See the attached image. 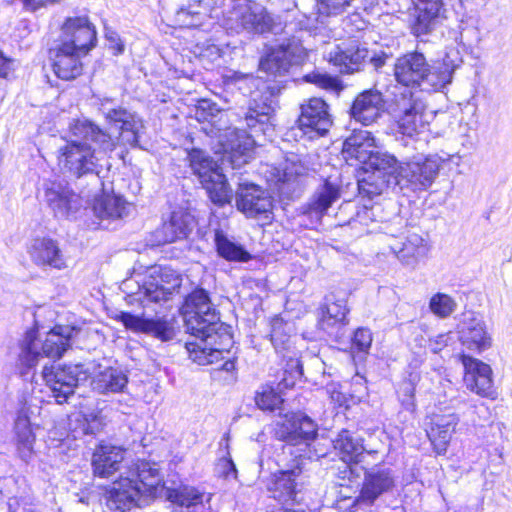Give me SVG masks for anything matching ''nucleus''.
I'll list each match as a JSON object with an SVG mask.
<instances>
[{"mask_svg": "<svg viewBox=\"0 0 512 512\" xmlns=\"http://www.w3.org/2000/svg\"><path fill=\"white\" fill-rule=\"evenodd\" d=\"M71 139L58 147L59 165L75 177L94 173L101 152H111L117 142L106 132L87 120L70 124Z\"/></svg>", "mask_w": 512, "mask_h": 512, "instance_id": "obj_1", "label": "nucleus"}, {"mask_svg": "<svg viewBox=\"0 0 512 512\" xmlns=\"http://www.w3.org/2000/svg\"><path fill=\"white\" fill-rule=\"evenodd\" d=\"M187 331L200 342L186 343L190 358L200 365L214 362L220 354L217 348L212 347L219 325V316L216 313L207 291L202 288L190 293L181 308Z\"/></svg>", "mask_w": 512, "mask_h": 512, "instance_id": "obj_2", "label": "nucleus"}, {"mask_svg": "<svg viewBox=\"0 0 512 512\" xmlns=\"http://www.w3.org/2000/svg\"><path fill=\"white\" fill-rule=\"evenodd\" d=\"M462 60L459 52H448L441 63L431 66L425 56L419 52H412L399 57L394 65V76L398 83L410 89L420 87L423 90H440L451 83L454 71L460 66Z\"/></svg>", "mask_w": 512, "mask_h": 512, "instance_id": "obj_3", "label": "nucleus"}, {"mask_svg": "<svg viewBox=\"0 0 512 512\" xmlns=\"http://www.w3.org/2000/svg\"><path fill=\"white\" fill-rule=\"evenodd\" d=\"M161 481L159 469L149 462L128 467L106 490V512H129L138 506L141 496L157 497L163 490Z\"/></svg>", "mask_w": 512, "mask_h": 512, "instance_id": "obj_4", "label": "nucleus"}, {"mask_svg": "<svg viewBox=\"0 0 512 512\" xmlns=\"http://www.w3.org/2000/svg\"><path fill=\"white\" fill-rule=\"evenodd\" d=\"M79 329L69 325H56L45 336L38 340L37 331H28L22 342L21 361L24 365L34 367L40 357L58 359L70 348L72 339Z\"/></svg>", "mask_w": 512, "mask_h": 512, "instance_id": "obj_5", "label": "nucleus"}, {"mask_svg": "<svg viewBox=\"0 0 512 512\" xmlns=\"http://www.w3.org/2000/svg\"><path fill=\"white\" fill-rule=\"evenodd\" d=\"M188 160L193 173L206 189L211 201L220 206L229 203L232 198V190L225 176L220 172L217 162L200 149L190 151Z\"/></svg>", "mask_w": 512, "mask_h": 512, "instance_id": "obj_6", "label": "nucleus"}, {"mask_svg": "<svg viewBox=\"0 0 512 512\" xmlns=\"http://www.w3.org/2000/svg\"><path fill=\"white\" fill-rule=\"evenodd\" d=\"M390 109L403 135L413 137L426 130L429 124L425 105L410 89L393 91Z\"/></svg>", "mask_w": 512, "mask_h": 512, "instance_id": "obj_7", "label": "nucleus"}, {"mask_svg": "<svg viewBox=\"0 0 512 512\" xmlns=\"http://www.w3.org/2000/svg\"><path fill=\"white\" fill-rule=\"evenodd\" d=\"M438 155H416L410 160L399 163L395 169L396 184L414 191L426 190L435 181L442 165Z\"/></svg>", "mask_w": 512, "mask_h": 512, "instance_id": "obj_8", "label": "nucleus"}, {"mask_svg": "<svg viewBox=\"0 0 512 512\" xmlns=\"http://www.w3.org/2000/svg\"><path fill=\"white\" fill-rule=\"evenodd\" d=\"M270 19L263 6L241 1L224 14L223 26L231 33H263L269 28Z\"/></svg>", "mask_w": 512, "mask_h": 512, "instance_id": "obj_9", "label": "nucleus"}, {"mask_svg": "<svg viewBox=\"0 0 512 512\" xmlns=\"http://www.w3.org/2000/svg\"><path fill=\"white\" fill-rule=\"evenodd\" d=\"M181 278L172 269L153 267L137 293L143 306L168 301L180 288Z\"/></svg>", "mask_w": 512, "mask_h": 512, "instance_id": "obj_10", "label": "nucleus"}, {"mask_svg": "<svg viewBox=\"0 0 512 512\" xmlns=\"http://www.w3.org/2000/svg\"><path fill=\"white\" fill-rule=\"evenodd\" d=\"M43 379L57 403L62 404L74 394L77 385L89 378V372L82 364L47 367Z\"/></svg>", "mask_w": 512, "mask_h": 512, "instance_id": "obj_11", "label": "nucleus"}, {"mask_svg": "<svg viewBox=\"0 0 512 512\" xmlns=\"http://www.w3.org/2000/svg\"><path fill=\"white\" fill-rule=\"evenodd\" d=\"M307 50L295 37L283 40L273 47L260 61V70L272 75H283L290 67L301 65L307 58Z\"/></svg>", "mask_w": 512, "mask_h": 512, "instance_id": "obj_12", "label": "nucleus"}, {"mask_svg": "<svg viewBox=\"0 0 512 512\" xmlns=\"http://www.w3.org/2000/svg\"><path fill=\"white\" fill-rule=\"evenodd\" d=\"M305 460L296 458L293 463L272 475L269 489L279 500L297 501V495L309 483L310 475L305 467Z\"/></svg>", "mask_w": 512, "mask_h": 512, "instance_id": "obj_13", "label": "nucleus"}, {"mask_svg": "<svg viewBox=\"0 0 512 512\" xmlns=\"http://www.w3.org/2000/svg\"><path fill=\"white\" fill-rule=\"evenodd\" d=\"M236 206L247 218L270 222L272 219L273 199L262 187L253 183L239 184L236 191Z\"/></svg>", "mask_w": 512, "mask_h": 512, "instance_id": "obj_14", "label": "nucleus"}, {"mask_svg": "<svg viewBox=\"0 0 512 512\" xmlns=\"http://www.w3.org/2000/svg\"><path fill=\"white\" fill-rule=\"evenodd\" d=\"M43 190L44 201L57 218L69 219L82 207L81 197L65 181H46Z\"/></svg>", "mask_w": 512, "mask_h": 512, "instance_id": "obj_15", "label": "nucleus"}, {"mask_svg": "<svg viewBox=\"0 0 512 512\" xmlns=\"http://www.w3.org/2000/svg\"><path fill=\"white\" fill-rule=\"evenodd\" d=\"M100 110L107 121L114 124L119 130L118 143L121 145L136 146L138 144L139 133L143 128L142 120L128 110L119 107L111 108L109 104L111 98H98Z\"/></svg>", "mask_w": 512, "mask_h": 512, "instance_id": "obj_16", "label": "nucleus"}, {"mask_svg": "<svg viewBox=\"0 0 512 512\" xmlns=\"http://www.w3.org/2000/svg\"><path fill=\"white\" fill-rule=\"evenodd\" d=\"M387 245L391 253L404 266L415 268L430 250L427 239L420 234L407 231L401 236L390 235Z\"/></svg>", "mask_w": 512, "mask_h": 512, "instance_id": "obj_17", "label": "nucleus"}, {"mask_svg": "<svg viewBox=\"0 0 512 512\" xmlns=\"http://www.w3.org/2000/svg\"><path fill=\"white\" fill-rule=\"evenodd\" d=\"M212 137L219 139L225 154L229 155L233 166H240L247 162L250 151L255 145L253 135H249L246 131L238 128L213 127L208 132Z\"/></svg>", "mask_w": 512, "mask_h": 512, "instance_id": "obj_18", "label": "nucleus"}, {"mask_svg": "<svg viewBox=\"0 0 512 512\" xmlns=\"http://www.w3.org/2000/svg\"><path fill=\"white\" fill-rule=\"evenodd\" d=\"M81 51L66 43L54 41L49 48L48 57L54 74L62 80H72L82 74Z\"/></svg>", "mask_w": 512, "mask_h": 512, "instance_id": "obj_19", "label": "nucleus"}, {"mask_svg": "<svg viewBox=\"0 0 512 512\" xmlns=\"http://www.w3.org/2000/svg\"><path fill=\"white\" fill-rule=\"evenodd\" d=\"M277 426V437L290 445H309L317 436V425L306 415L287 414Z\"/></svg>", "mask_w": 512, "mask_h": 512, "instance_id": "obj_20", "label": "nucleus"}, {"mask_svg": "<svg viewBox=\"0 0 512 512\" xmlns=\"http://www.w3.org/2000/svg\"><path fill=\"white\" fill-rule=\"evenodd\" d=\"M56 41L87 54L95 46L96 31L87 17H70L63 23Z\"/></svg>", "mask_w": 512, "mask_h": 512, "instance_id": "obj_21", "label": "nucleus"}, {"mask_svg": "<svg viewBox=\"0 0 512 512\" xmlns=\"http://www.w3.org/2000/svg\"><path fill=\"white\" fill-rule=\"evenodd\" d=\"M415 11L411 32L416 37L431 34L448 18V10L443 0H418Z\"/></svg>", "mask_w": 512, "mask_h": 512, "instance_id": "obj_22", "label": "nucleus"}, {"mask_svg": "<svg viewBox=\"0 0 512 512\" xmlns=\"http://www.w3.org/2000/svg\"><path fill=\"white\" fill-rule=\"evenodd\" d=\"M118 318L127 329L151 335L163 342L175 336L173 322L166 317L145 318L122 312Z\"/></svg>", "mask_w": 512, "mask_h": 512, "instance_id": "obj_23", "label": "nucleus"}, {"mask_svg": "<svg viewBox=\"0 0 512 512\" xmlns=\"http://www.w3.org/2000/svg\"><path fill=\"white\" fill-rule=\"evenodd\" d=\"M462 363L465 368L464 382L471 391L483 397L494 395L491 367L475 358L464 355Z\"/></svg>", "mask_w": 512, "mask_h": 512, "instance_id": "obj_24", "label": "nucleus"}, {"mask_svg": "<svg viewBox=\"0 0 512 512\" xmlns=\"http://www.w3.org/2000/svg\"><path fill=\"white\" fill-rule=\"evenodd\" d=\"M276 108V101L271 93H264L253 98L245 113L244 120L253 133L266 134L272 130L271 120Z\"/></svg>", "mask_w": 512, "mask_h": 512, "instance_id": "obj_25", "label": "nucleus"}, {"mask_svg": "<svg viewBox=\"0 0 512 512\" xmlns=\"http://www.w3.org/2000/svg\"><path fill=\"white\" fill-rule=\"evenodd\" d=\"M301 129H310L324 135L332 125L327 103L321 98H311L301 106L298 119Z\"/></svg>", "mask_w": 512, "mask_h": 512, "instance_id": "obj_26", "label": "nucleus"}, {"mask_svg": "<svg viewBox=\"0 0 512 512\" xmlns=\"http://www.w3.org/2000/svg\"><path fill=\"white\" fill-rule=\"evenodd\" d=\"M393 486L394 476L390 469L378 466L367 469L364 473L359 501L371 505L380 495L390 491Z\"/></svg>", "mask_w": 512, "mask_h": 512, "instance_id": "obj_27", "label": "nucleus"}, {"mask_svg": "<svg viewBox=\"0 0 512 512\" xmlns=\"http://www.w3.org/2000/svg\"><path fill=\"white\" fill-rule=\"evenodd\" d=\"M385 101L382 93L370 89L360 93L351 107V116L363 125L374 123L384 112Z\"/></svg>", "mask_w": 512, "mask_h": 512, "instance_id": "obj_28", "label": "nucleus"}, {"mask_svg": "<svg viewBox=\"0 0 512 512\" xmlns=\"http://www.w3.org/2000/svg\"><path fill=\"white\" fill-rule=\"evenodd\" d=\"M29 255L39 267H51L62 270L67 267L66 258L57 241L51 238H36L29 247Z\"/></svg>", "mask_w": 512, "mask_h": 512, "instance_id": "obj_29", "label": "nucleus"}, {"mask_svg": "<svg viewBox=\"0 0 512 512\" xmlns=\"http://www.w3.org/2000/svg\"><path fill=\"white\" fill-rule=\"evenodd\" d=\"M375 139L369 131H354L343 143L342 155L350 165L366 166L376 149Z\"/></svg>", "mask_w": 512, "mask_h": 512, "instance_id": "obj_30", "label": "nucleus"}, {"mask_svg": "<svg viewBox=\"0 0 512 512\" xmlns=\"http://www.w3.org/2000/svg\"><path fill=\"white\" fill-rule=\"evenodd\" d=\"M368 57L367 48L358 44H352L346 48L335 46L325 54V58L338 67L341 73L358 71Z\"/></svg>", "mask_w": 512, "mask_h": 512, "instance_id": "obj_31", "label": "nucleus"}, {"mask_svg": "<svg viewBox=\"0 0 512 512\" xmlns=\"http://www.w3.org/2000/svg\"><path fill=\"white\" fill-rule=\"evenodd\" d=\"M333 447L339 458L346 464L361 463L365 454L376 453L366 449L363 439L346 429L338 433L333 440Z\"/></svg>", "mask_w": 512, "mask_h": 512, "instance_id": "obj_32", "label": "nucleus"}, {"mask_svg": "<svg viewBox=\"0 0 512 512\" xmlns=\"http://www.w3.org/2000/svg\"><path fill=\"white\" fill-rule=\"evenodd\" d=\"M125 450L119 446L105 443L99 445L92 457L94 474L98 477L108 478L120 469L124 460Z\"/></svg>", "mask_w": 512, "mask_h": 512, "instance_id": "obj_33", "label": "nucleus"}, {"mask_svg": "<svg viewBox=\"0 0 512 512\" xmlns=\"http://www.w3.org/2000/svg\"><path fill=\"white\" fill-rule=\"evenodd\" d=\"M458 421L459 418L454 413L432 415L427 434L438 454L446 452Z\"/></svg>", "mask_w": 512, "mask_h": 512, "instance_id": "obj_34", "label": "nucleus"}, {"mask_svg": "<svg viewBox=\"0 0 512 512\" xmlns=\"http://www.w3.org/2000/svg\"><path fill=\"white\" fill-rule=\"evenodd\" d=\"M193 218L190 214L173 212L170 219L156 230L158 244L171 243L186 238L192 230Z\"/></svg>", "mask_w": 512, "mask_h": 512, "instance_id": "obj_35", "label": "nucleus"}, {"mask_svg": "<svg viewBox=\"0 0 512 512\" xmlns=\"http://www.w3.org/2000/svg\"><path fill=\"white\" fill-rule=\"evenodd\" d=\"M461 341L470 350L482 351L491 346V337L483 320H465L461 330Z\"/></svg>", "mask_w": 512, "mask_h": 512, "instance_id": "obj_36", "label": "nucleus"}, {"mask_svg": "<svg viewBox=\"0 0 512 512\" xmlns=\"http://www.w3.org/2000/svg\"><path fill=\"white\" fill-rule=\"evenodd\" d=\"M161 486L163 490L159 491L158 496H165L169 501L180 507L190 509L202 505L205 497L207 501L210 500V495L206 496L205 493L198 491L194 487L181 486L177 489H166L162 484Z\"/></svg>", "mask_w": 512, "mask_h": 512, "instance_id": "obj_37", "label": "nucleus"}, {"mask_svg": "<svg viewBox=\"0 0 512 512\" xmlns=\"http://www.w3.org/2000/svg\"><path fill=\"white\" fill-rule=\"evenodd\" d=\"M126 201L117 195L105 194L95 199L93 211L100 219H120L127 215Z\"/></svg>", "mask_w": 512, "mask_h": 512, "instance_id": "obj_38", "label": "nucleus"}, {"mask_svg": "<svg viewBox=\"0 0 512 512\" xmlns=\"http://www.w3.org/2000/svg\"><path fill=\"white\" fill-rule=\"evenodd\" d=\"M104 418L99 412H77L69 417V428L78 435L96 434L104 427Z\"/></svg>", "mask_w": 512, "mask_h": 512, "instance_id": "obj_39", "label": "nucleus"}, {"mask_svg": "<svg viewBox=\"0 0 512 512\" xmlns=\"http://www.w3.org/2000/svg\"><path fill=\"white\" fill-rule=\"evenodd\" d=\"M15 434L19 455L27 462L33 454L35 436L31 429L28 417L23 413H19L16 418Z\"/></svg>", "mask_w": 512, "mask_h": 512, "instance_id": "obj_40", "label": "nucleus"}, {"mask_svg": "<svg viewBox=\"0 0 512 512\" xmlns=\"http://www.w3.org/2000/svg\"><path fill=\"white\" fill-rule=\"evenodd\" d=\"M126 384V375L113 368H108L100 372L92 382L93 389L99 393L120 392Z\"/></svg>", "mask_w": 512, "mask_h": 512, "instance_id": "obj_41", "label": "nucleus"}, {"mask_svg": "<svg viewBox=\"0 0 512 512\" xmlns=\"http://www.w3.org/2000/svg\"><path fill=\"white\" fill-rule=\"evenodd\" d=\"M215 244L218 254L228 261L247 262L251 259L242 246L230 241L221 231L215 233Z\"/></svg>", "mask_w": 512, "mask_h": 512, "instance_id": "obj_42", "label": "nucleus"}, {"mask_svg": "<svg viewBox=\"0 0 512 512\" xmlns=\"http://www.w3.org/2000/svg\"><path fill=\"white\" fill-rule=\"evenodd\" d=\"M340 197V189L336 184L326 181L317 191L310 203V210L319 214H324Z\"/></svg>", "mask_w": 512, "mask_h": 512, "instance_id": "obj_43", "label": "nucleus"}, {"mask_svg": "<svg viewBox=\"0 0 512 512\" xmlns=\"http://www.w3.org/2000/svg\"><path fill=\"white\" fill-rule=\"evenodd\" d=\"M348 309L344 299L334 300V297H327L322 308L321 325L324 329L336 323L343 322Z\"/></svg>", "mask_w": 512, "mask_h": 512, "instance_id": "obj_44", "label": "nucleus"}, {"mask_svg": "<svg viewBox=\"0 0 512 512\" xmlns=\"http://www.w3.org/2000/svg\"><path fill=\"white\" fill-rule=\"evenodd\" d=\"M358 187L361 194L372 198L382 194L388 187V182L385 180L384 173L372 172L358 181Z\"/></svg>", "mask_w": 512, "mask_h": 512, "instance_id": "obj_45", "label": "nucleus"}, {"mask_svg": "<svg viewBox=\"0 0 512 512\" xmlns=\"http://www.w3.org/2000/svg\"><path fill=\"white\" fill-rule=\"evenodd\" d=\"M255 402L261 410L274 411L280 407L283 399L273 387L265 385L257 391Z\"/></svg>", "mask_w": 512, "mask_h": 512, "instance_id": "obj_46", "label": "nucleus"}, {"mask_svg": "<svg viewBox=\"0 0 512 512\" xmlns=\"http://www.w3.org/2000/svg\"><path fill=\"white\" fill-rule=\"evenodd\" d=\"M429 307L435 315L446 318L455 311L457 304L449 295L437 293L431 298Z\"/></svg>", "mask_w": 512, "mask_h": 512, "instance_id": "obj_47", "label": "nucleus"}, {"mask_svg": "<svg viewBox=\"0 0 512 512\" xmlns=\"http://www.w3.org/2000/svg\"><path fill=\"white\" fill-rule=\"evenodd\" d=\"M396 164L397 159L393 155L376 147L366 164V169L371 168L374 170L373 172L384 173L385 170L394 168Z\"/></svg>", "mask_w": 512, "mask_h": 512, "instance_id": "obj_48", "label": "nucleus"}, {"mask_svg": "<svg viewBox=\"0 0 512 512\" xmlns=\"http://www.w3.org/2000/svg\"><path fill=\"white\" fill-rule=\"evenodd\" d=\"M202 15L199 5H189L177 11V21L184 26L195 27L201 24Z\"/></svg>", "mask_w": 512, "mask_h": 512, "instance_id": "obj_49", "label": "nucleus"}, {"mask_svg": "<svg viewBox=\"0 0 512 512\" xmlns=\"http://www.w3.org/2000/svg\"><path fill=\"white\" fill-rule=\"evenodd\" d=\"M352 0H317L320 15L332 16L342 13Z\"/></svg>", "mask_w": 512, "mask_h": 512, "instance_id": "obj_50", "label": "nucleus"}, {"mask_svg": "<svg viewBox=\"0 0 512 512\" xmlns=\"http://www.w3.org/2000/svg\"><path fill=\"white\" fill-rule=\"evenodd\" d=\"M305 80L327 90H337L339 88L338 79L326 74L310 73L305 76Z\"/></svg>", "mask_w": 512, "mask_h": 512, "instance_id": "obj_51", "label": "nucleus"}, {"mask_svg": "<svg viewBox=\"0 0 512 512\" xmlns=\"http://www.w3.org/2000/svg\"><path fill=\"white\" fill-rule=\"evenodd\" d=\"M215 473L217 476L222 477L226 480L237 478V469L234 462L228 458L223 457L218 460L215 465Z\"/></svg>", "mask_w": 512, "mask_h": 512, "instance_id": "obj_52", "label": "nucleus"}, {"mask_svg": "<svg viewBox=\"0 0 512 512\" xmlns=\"http://www.w3.org/2000/svg\"><path fill=\"white\" fill-rule=\"evenodd\" d=\"M14 61L6 57L0 50V89L6 87L14 74Z\"/></svg>", "mask_w": 512, "mask_h": 512, "instance_id": "obj_53", "label": "nucleus"}, {"mask_svg": "<svg viewBox=\"0 0 512 512\" xmlns=\"http://www.w3.org/2000/svg\"><path fill=\"white\" fill-rule=\"evenodd\" d=\"M372 343V334L366 328H359L355 331L352 340L353 347L359 351L367 352Z\"/></svg>", "mask_w": 512, "mask_h": 512, "instance_id": "obj_54", "label": "nucleus"}, {"mask_svg": "<svg viewBox=\"0 0 512 512\" xmlns=\"http://www.w3.org/2000/svg\"><path fill=\"white\" fill-rule=\"evenodd\" d=\"M62 0H12L11 3L20 2L25 12L34 13L41 8H47L61 3Z\"/></svg>", "mask_w": 512, "mask_h": 512, "instance_id": "obj_55", "label": "nucleus"}, {"mask_svg": "<svg viewBox=\"0 0 512 512\" xmlns=\"http://www.w3.org/2000/svg\"><path fill=\"white\" fill-rule=\"evenodd\" d=\"M403 396L401 402L406 410L412 411L415 408L414 387L410 383H405L402 387Z\"/></svg>", "mask_w": 512, "mask_h": 512, "instance_id": "obj_56", "label": "nucleus"}, {"mask_svg": "<svg viewBox=\"0 0 512 512\" xmlns=\"http://www.w3.org/2000/svg\"><path fill=\"white\" fill-rule=\"evenodd\" d=\"M200 56L202 59H207L211 62H214L221 58L222 51L218 46L210 44L207 45V47L201 52Z\"/></svg>", "mask_w": 512, "mask_h": 512, "instance_id": "obj_57", "label": "nucleus"}, {"mask_svg": "<svg viewBox=\"0 0 512 512\" xmlns=\"http://www.w3.org/2000/svg\"><path fill=\"white\" fill-rule=\"evenodd\" d=\"M107 40L109 41V48L113 51L115 55L123 53L124 44L122 43L117 34L111 33V35H107Z\"/></svg>", "mask_w": 512, "mask_h": 512, "instance_id": "obj_58", "label": "nucleus"}, {"mask_svg": "<svg viewBox=\"0 0 512 512\" xmlns=\"http://www.w3.org/2000/svg\"><path fill=\"white\" fill-rule=\"evenodd\" d=\"M447 345V336L446 335H438L435 339L429 340V348L433 353H437L442 350L444 346Z\"/></svg>", "mask_w": 512, "mask_h": 512, "instance_id": "obj_59", "label": "nucleus"}, {"mask_svg": "<svg viewBox=\"0 0 512 512\" xmlns=\"http://www.w3.org/2000/svg\"><path fill=\"white\" fill-rule=\"evenodd\" d=\"M200 109L203 110V111H209L210 115L212 117H215L216 115L214 114V111L217 112V114H219V120H222V118L224 116H226V114L224 112H222L221 110L217 109L216 108V105L211 103L210 101L208 100H203L200 102V105H199Z\"/></svg>", "mask_w": 512, "mask_h": 512, "instance_id": "obj_60", "label": "nucleus"}, {"mask_svg": "<svg viewBox=\"0 0 512 512\" xmlns=\"http://www.w3.org/2000/svg\"><path fill=\"white\" fill-rule=\"evenodd\" d=\"M375 69L382 67L385 64V57L383 55H376L375 53L368 57Z\"/></svg>", "mask_w": 512, "mask_h": 512, "instance_id": "obj_61", "label": "nucleus"}, {"mask_svg": "<svg viewBox=\"0 0 512 512\" xmlns=\"http://www.w3.org/2000/svg\"><path fill=\"white\" fill-rule=\"evenodd\" d=\"M271 342L276 349H279L280 344H284V341L281 340L279 337V331L276 328V326L273 327V330L271 333Z\"/></svg>", "mask_w": 512, "mask_h": 512, "instance_id": "obj_62", "label": "nucleus"}, {"mask_svg": "<svg viewBox=\"0 0 512 512\" xmlns=\"http://www.w3.org/2000/svg\"><path fill=\"white\" fill-rule=\"evenodd\" d=\"M332 400L338 402L339 404L342 403L344 400V396L340 392H333L331 395Z\"/></svg>", "mask_w": 512, "mask_h": 512, "instance_id": "obj_63", "label": "nucleus"}, {"mask_svg": "<svg viewBox=\"0 0 512 512\" xmlns=\"http://www.w3.org/2000/svg\"><path fill=\"white\" fill-rule=\"evenodd\" d=\"M282 386L288 387V384H287L286 382L278 383V389H279V390H280V388H281Z\"/></svg>", "mask_w": 512, "mask_h": 512, "instance_id": "obj_64", "label": "nucleus"}]
</instances>
